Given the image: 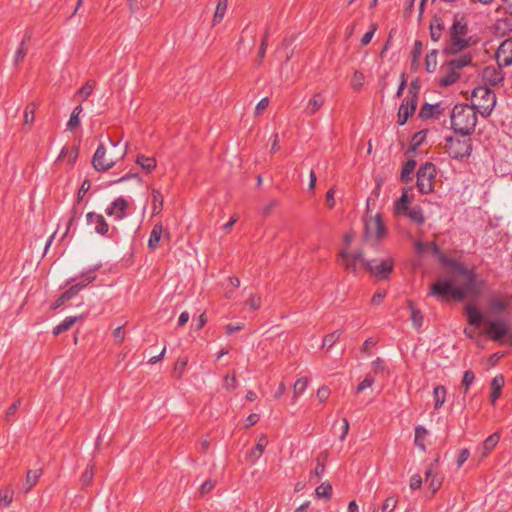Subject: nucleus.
Masks as SVG:
<instances>
[{
  "mask_svg": "<svg viewBox=\"0 0 512 512\" xmlns=\"http://www.w3.org/2000/svg\"><path fill=\"white\" fill-rule=\"evenodd\" d=\"M481 290L482 287H475L467 283L457 286L451 279H443L436 281L432 285L429 295L440 300H449L451 298L463 301L468 294L478 296Z\"/></svg>",
  "mask_w": 512,
  "mask_h": 512,
  "instance_id": "1",
  "label": "nucleus"
},
{
  "mask_svg": "<svg viewBox=\"0 0 512 512\" xmlns=\"http://www.w3.org/2000/svg\"><path fill=\"white\" fill-rule=\"evenodd\" d=\"M107 142L108 146L104 143L98 145L92 158V165L99 172L108 171L126 155L127 145L123 149L116 151L119 142H115L110 137L107 138Z\"/></svg>",
  "mask_w": 512,
  "mask_h": 512,
  "instance_id": "2",
  "label": "nucleus"
},
{
  "mask_svg": "<svg viewBox=\"0 0 512 512\" xmlns=\"http://www.w3.org/2000/svg\"><path fill=\"white\" fill-rule=\"evenodd\" d=\"M469 27L465 16L456 14L449 30V43L444 48L446 54H458L467 49L472 39L468 36Z\"/></svg>",
  "mask_w": 512,
  "mask_h": 512,
  "instance_id": "3",
  "label": "nucleus"
},
{
  "mask_svg": "<svg viewBox=\"0 0 512 512\" xmlns=\"http://www.w3.org/2000/svg\"><path fill=\"white\" fill-rule=\"evenodd\" d=\"M450 122L455 133L467 136L476 127L477 112L468 104H457L450 114Z\"/></svg>",
  "mask_w": 512,
  "mask_h": 512,
  "instance_id": "4",
  "label": "nucleus"
},
{
  "mask_svg": "<svg viewBox=\"0 0 512 512\" xmlns=\"http://www.w3.org/2000/svg\"><path fill=\"white\" fill-rule=\"evenodd\" d=\"M473 105L477 113H480L483 117L490 116L496 105L495 93L487 87H477L472 92Z\"/></svg>",
  "mask_w": 512,
  "mask_h": 512,
  "instance_id": "5",
  "label": "nucleus"
},
{
  "mask_svg": "<svg viewBox=\"0 0 512 512\" xmlns=\"http://www.w3.org/2000/svg\"><path fill=\"white\" fill-rule=\"evenodd\" d=\"M338 260L345 270L355 275L362 268L365 269V263L368 262V260L364 259L361 250L349 252L346 249H342L338 254Z\"/></svg>",
  "mask_w": 512,
  "mask_h": 512,
  "instance_id": "6",
  "label": "nucleus"
},
{
  "mask_svg": "<svg viewBox=\"0 0 512 512\" xmlns=\"http://www.w3.org/2000/svg\"><path fill=\"white\" fill-rule=\"evenodd\" d=\"M446 151L449 156L456 160L469 157L472 152V143L469 138L458 139L448 137L446 139Z\"/></svg>",
  "mask_w": 512,
  "mask_h": 512,
  "instance_id": "7",
  "label": "nucleus"
},
{
  "mask_svg": "<svg viewBox=\"0 0 512 512\" xmlns=\"http://www.w3.org/2000/svg\"><path fill=\"white\" fill-rule=\"evenodd\" d=\"M435 174L436 168L431 162H426L419 167L416 184L421 194H428L433 191Z\"/></svg>",
  "mask_w": 512,
  "mask_h": 512,
  "instance_id": "8",
  "label": "nucleus"
},
{
  "mask_svg": "<svg viewBox=\"0 0 512 512\" xmlns=\"http://www.w3.org/2000/svg\"><path fill=\"white\" fill-rule=\"evenodd\" d=\"M394 268V260L391 257L385 259H372L365 263V269L376 279H387Z\"/></svg>",
  "mask_w": 512,
  "mask_h": 512,
  "instance_id": "9",
  "label": "nucleus"
},
{
  "mask_svg": "<svg viewBox=\"0 0 512 512\" xmlns=\"http://www.w3.org/2000/svg\"><path fill=\"white\" fill-rule=\"evenodd\" d=\"M483 333L493 342L502 343L509 334V325L506 319L498 318L485 323Z\"/></svg>",
  "mask_w": 512,
  "mask_h": 512,
  "instance_id": "10",
  "label": "nucleus"
},
{
  "mask_svg": "<svg viewBox=\"0 0 512 512\" xmlns=\"http://www.w3.org/2000/svg\"><path fill=\"white\" fill-rule=\"evenodd\" d=\"M442 265L450 268L454 273L465 278V283L470 284L475 287H482L483 282H477V276L474 269H468L464 264L459 262L455 258L448 257L444 259Z\"/></svg>",
  "mask_w": 512,
  "mask_h": 512,
  "instance_id": "11",
  "label": "nucleus"
},
{
  "mask_svg": "<svg viewBox=\"0 0 512 512\" xmlns=\"http://www.w3.org/2000/svg\"><path fill=\"white\" fill-rule=\"evenodd\" d=\"M416 85L412 83L411 88L408 91V95L402 101L398 110V124L404 125L410 116H412L417 107V91H415Z\"/></svg>",
  "mask_w": 512,
  "mask_h": 512,
  "instance_id": "12",
  "label": "nucleus"
},
{
  "mask_svg": "<svg viewBox=\"0 0 512 512\" xmlns=\"http://www.w3.org/2000/svg\"><path fill=\"white\" fill-rule=\"evenodd\" d=\"M386 233L387 230L380 214H376L365 221V235L367 238L380 240Z\"/></svg>",
  "mask_w": 512,
  "mask_h": 512,
  "instance_id": "13",
  "label": "nucleus"
},
{
  "mask_svg": "<svg viewBox=\"0 0 512 512\" xmlns=\"http://www.w3.org/2000/svg\"><path fill=\"white\" fill-rule=\"evenodd\" d=\"M495 59L500 67H508L512 64V39L508 38L498 46Z\"/></svg>",
  "mask_w": 512,
  "mask_h": 512,
  "instance_id": "14",
  "label": "nucleus"
},
{
  "mask_svg": "<svg viewBox=\"0 0 512 512\" xmlns=\"http://www.w3.org/2000/svg\"><path fill=\"white\" fill-rule=\"evenodd\" d=\"M502 67L498 66H487L482 70L481 77L482 81L486 85L496 86L504 80V73L501 70Z\"/></svg>",
  "mask_w": 512,
  "mask_h": 512,
  "instance_id": "15",
  "label": "nucleus"
},
{
  "mask_svg": "<svg viewBox=\"0 0 512 512\" xmlns=\"http://www.w3.org/2000/svg\"><path fill=\"white\" fill-rule=\"evenodd\" d=\"M127 208L128 203L126 199L118 197L105 209V213L116 220H122L127 216Z\"/></svg>",
  "mask_w": 512,
  "mask_h": 512,
  "instance_id": "16",
  "label": "nucleus"
},
{
  "mask_svg": "<svg viewBox=\"0 0 512 512\" xmlns=\"http://www.w3.org/2000/svg\"><path fill=\"white\" fill-rule=\"evenodd\" d=\"M86 221L88 225H94V231L101 235L106 236L109 231V225L104 216L95 212H88L86 214Z\"/></svg>",
  "mask_w": 512,
  "mask_h": 512,
  "instance_id": "17",
  "label": "nucleus"
},
{
  "mask_svg": "<svg viewBox=\"0 0 512 512\" xmlns=\"http://www.w3.org/2000/svg\"><path fill=\"white\" fill-rule=\"evenodd\" d=\"M440 73L439 84L444 87L454 84L460 77L459 72L454 70L447 62L441 66Z\"/></svg>",
  "mask_w": 512,
  "mask_h": 512,
  "instance_id": "18",
  "label": "nucleus"
},
{
  "mask_svg": "<svg viewBox=\"0 0 512 512\" xmlns=\"http://www.w3.org/2000/svg\"><path fill=\"white\" fill-rule=\"evenodd\" d=\"M443 113L441 103L429 104L425 103L422 105L419 111V117L422 120H428L432 118H438Z\"/></svg>",
  "mask_w": 512,
  "mask_h": 512,
  "instance_id": "19",
  "label": "nucleus"
},
{
  "mask_svg": "<svg viewBox=\"0 0 512 512\" xmlns=\"http://www.w3.org/2000/svg\"><path fill=\"white\" fill-rule=\"evenodd\" d=\"M465 314H466V317H467V323L474 327V328H479L481 326V324L483 323V314L481 313V311L473 306V305H468L465 307Z\"/></svg>",
  "mask_w": 512,
  "mask_h": 512,
  "instance_id": "20",
  "label": "nucleus"
},
{
  "mask_svg": "<svg viewBox=\"0 0 512 512\" xmlns=\"http://www.w3.org/2000/svg\"><path fill=\"white\" fill-rule=\"evenodd\" d=\"M324 103H325L324 96L321 93H317L313 96V98H311L307 102V104L304 108V113L308 116H312L319 111V109L324 105Z\"/></svg>",
  "mask_w": 512,
  "mask_h": 512,
  "instance_id": "21",
  "label": "nucleus"
},
{
  "mask_svg": "<svg viewBox=\"0 0 512 512\" xmlns=\"http://www.w3.org/2000/svg\"><path fill=\"white\" fill-rule=\"evenodd\" d=\"M30 39H31V31L27 30L23 36V39H22L20 45L18 46V48L15 52V55H14V64L15 65H18L25 58V56L27 54L26 43L28 41H30Z\"/></svg>",
  "mask_w": 512,
  "mask_h": 512,
  "instance_id": "22",
  "label": "nucleus"
},
{
  "mask_svg": "<svg viewBox=\"0 0 512 512\" xmlns=\"http://www.w3.org/2000/svg\"><path fill=\"white\" fill-rule=\"evenodd\" d=\"M425 475L429 488L432 490V493H435L441 487L443 477L438 473H434L432 468L428 469Z\"/></svg>",
  "mask_w": 512,
  "mask_h": 512,
  "instance_id": "23",
  "label": "nucleus"
},
{
  "mask_svg": "<svg viewBox=\"0 0 512 512\" xmlns=\"http://www.w3.org/2000/svg\"><path fill=\"white\" fill-rule=\"evenodd\" d=\"M509 304V301L502 299L496 295L491 296L488 300L489 308L496 313L504 312L508 308Z\"/></svg>",
  "mask_w": 512,
  "mask_h": 512,
  "instance_id": "24",
  "label": "nucleus"
},
{
  "mask_svg": "<svg viewBox=\"0 0 512 512\" xmlns=\"http://www.w3.org/2000/svg\"><path fill=\"white\" fill-rule=\"evenodd\" d=\"M267 444H268L267 437L264 435L261 436L258 443L255 445V447L252 449V451L249 454V459H250L251 463H255L257 460L260 459Z\"/></svg>",
  "mask_w": 512,
  "mask_h": 512,
  "instance_id": "25",
  "label": "nucleus"
},
{
  "mask_svg": "<svg viewBox=\"0 0 512 512\" xmlns=\"http://www.w3.org/2000/svg\"><path fill=\"white\" fill-rule=\"evenodd\" d=\"M99 269V266H94L92 268H89L85 272H83L80 275V281L77 282L75 285L81 286V291L87 287L90 283H92L96 279V271Z\"/></svg>",
  "mask_w": 512,
  "mask_h": 512,
  "instance_id": "26",
  "label": "nucleus"
},
{
  "mask_svg": "<svg viewBox=\"0 0 512 512\" xmlns=\"http://www.w3.org/2000/svg\"><path fill=\"white\" fill-rule=\"evenodd\" d=\"M447 63L454 70L459 72V70H461L462 68H464L472 63V56L470 54H463L457 58H453V59L447 61Z\"/></svg>",
  "mask_w": 512,
  "mask_h": 512,
  "instance_id": "27",
  "label": "nucleus"
},
{
  "mask_svg": "<svg viewBox=\"0 0 512 512\" xmlns=\"http://www.w3.org/2000/svg\"><path fill=\"white\" fill-rule=\"evenodd\" d=\"M447 390L443 385H437L433 390L434 408L438 410L446 401Z\"/></svg>",
  "mask_w": 512,
  "mask_h": 512,
  "instance_id": "28",
  "label": "nucleus"
},
{
  "mask_svg": "<svg viewBox=\"0 0 512 512\" xmlns=\"http://www.w3.org/2000/svg\"><path fill=\"white\" fill-rule=\"evenodd\" d=\"M427 436L428 430L425 427L421 425L415 427L414 443L422 451L426 450L425 440Z\"/></svg>",
  "mask_w": 512,
  "mask_h": 512,
  "instance_id": "29",
  "label": "nucleus"
},
{
  "mask_svg": "<svg viewBox=\"0 0 512 512\" xmlns=\"http://www.w3.org/2000/svg\"><path fill=\"white\" fill-rule=\"evenodd\" d=\"M162 232H163V227L161 224L154 225L152 231L150 232V236H149V240H148V247L150 249L155 250L158 247L159 242L161 240Z\"/></svg>",
  "mask_w": 512,
  "mask_h": 512,
  "instance_id": "30",
  "label": "nucleus"
},
{
  "mask_svg": "<svg viewBox=\"0 0 512 512\" xmlns=\"http://www.w3.org/2000/svg\"><path fill=\"white\" fill-rule=\"evenodd\" d=\"M308 387V378L302 377L299 378L293 387V397H292V403L295 404L298 400V398L304 394Z\"/></svg>",
  "mask_w": 512,
  "mask_h": 512,
  "instance_id": "31",
  "label": "nucleus"
},
{
  "mask_svg": "<svg viewBox=\"0 0 512 512\" xmlns=\"http://www.w3.org/2000/svg\"><path fill=\"white\" fill-rule=\"evenodd\" d=\"M505 383L503 375H497L493 378L491 386H492V393H491V401L494 403L501 394V389L503 388Z\"/></svg>",
  "mask_w": 512,
  "mask_h": 512,
  "instance_id": "32",
  "label": "nucleus"
},
{
  "mask_svg": "<svg viewBox=\"0 0 512 512\" xmlns=\"http://www.w3.org/2000/svg\"><path fill=\"white\" fill-rule=\"evenodd\" d=\"M78 320V317L68 316L53 329V335L58 336L61 333L69 330Z\"/></svg>",
  "mask_w": 512,
  "mask_h": 512,
  "instance_id": "33",
  "label": "nucleus"
},
{
  "mask_svg": "<svg viewBox=\"0 0 512 512\" xmlns=\"http://www.w3.org/2000/svg\"><path fill=\"white\" fill-rule=\"evenodd\" d=\"M227 5H228V0H218L216 10H215V13L213 16V20H212L213 26H216L223 20L226 10H227Z\"/></svg>",
  "mask_w": 512,
  "mask_h": 512,
  "instance_id": "34",
  "label": "nucleus"
},
{
  "mask_svg": "<svg viewBox=\"0 0 512 512\" xmlns=\"http://www.w3.org/2000/svg\"><path fill=\"white\" fill-rule=\"evenodd\" d=\"M409 219L415 222L417 225H422L425 222V217L423 214V210L420 206L411 207L406 213Z\"/></svg>",
  "mask_w": 512,
  "mask_h": 512,
  "instance_id": "35",
  "label": "nucleus"
},
{
  "mask_svg": "<svg viewBox=\"0 0 512 512\" xmlns=\"http://www.w3.org/2000/svg\"><path fill=\"white\" fill-rule=\"evenodd\" d=\"M136 163L141 166L146 172H151L156 168L157 162L154 157H146L144 155H138Z\"/></svg>",
  "mask_w": 512,
  "mask_h": 512,
  "instance_id": "36",
  "label": "nucleus"
},
{
  "mask_svg": "<svg viewBox=\"0 0 512 512\" xmlns=\"http://www.w3.org/2000/svg\"><path fill=\"white\" fill-rule=\"evenodd\" d=\"M499 440H500L499 432H495V433L491 434L490 436H488L483 442V450H484L483 455L484 456L488 455L498 444Z\"/></svg>",
  "mask_w": 512,
  "mask_h": 512,
  "instance_id": "37",
  "label": "nucleus"
},
{
  "mask_svg": "<svg viewBox=\"0 0 512 512\" xmlns=\"http://www.w3.org/2000/svg\"><path fill=\"white\" fill-rule=\"evenodd\" d=\"M438 50H431L425 57V69L428 73H433L437 67Z\"/></svg>",
  "mask_w": 512,
  "mask_h": 512,
  "instance_id": "38",
  "label": "nucleus"
},
{
  "mask_svg": "<svg viewBox=\"0 0 512 512\" xmlns=\"http://www.w3.org/2000/svg\"><path fill=\"white\" fill-rule=\"evenodd\" d=\"M409 203V198L407 194V190H403L401 197L397 200L395 204V212L396 214H405L410 208L407 206Z\"/></svg>",
  "mask_w": 512,
  "mask_h": 512,
  "instance_id": "39",
  "label": "nucleus"
},
{
  "mask_svg": "<svg viewBox=\"0 0 512 512\" xmlns=\"http://www.w3.org/2000/svg\"><path fill=\"white\" fill-rule=\"evenodd\" d=\"M409 308L411 310V321L415 329L419 330L423 325V315L420 310L413 306L412 302H409Z\"/></svg>",
  "mask_w": 512,
  "mask_h": 512,
  "instance_id": "40",
  "label": "nucleus"
},
{
  "mask_svg": "<svg viewBox=\"0 0 512 512\" xmlns=\"http://www.w3.org/2000/svg\"><path fill=\"white\" fill-rule=\"evenodd\" d=\"M342 333H343L342 330H336V331H333V332L327 334L322 341V346L330 349L332 346H334L338 342Z\"/></svg>",
  "mask_w": 512,
  "mask_h": 512,
  "instance_id": "41",
  "label": "nucleus"
},
{
  "mask_svg": "<svg viewBox=\"0 0 512 512\" xmlns=\"http://www.w3.org/2000/svg\"><path fill=\"white\" fill-rule=\"evenodd\" d=\"M416 167V162L413 159H410L405 162L401 171V180L408 181L411 179V175L413 174Z\"/></svg>",
  "mask_w": 512,
  "mask_h": 512,
  "instance_id": "42",
  "label": "nucleus"
},
{
  "mask_svg": "<svg viewBox=\"0 0 512 512\" xmlns=\"http://www.w3.org/2000/svg\"><path fill=\"white\" fill-rule=\"evenodd\" d=\"M41 475V470H30L27 473L26 481L24 484L25 491H29L38 481L39 477Z\"/></svg>",
  "mask_w": 512,
  "mask_h": 512,
  "instance_id": "43",
  "label": "nucleus"
},
{
  "mask_svg": "<svg viewBox=\"0 0 512 512\" xmlns=\"http://www.w3.org/2000/svg\"><path fill=\"white\" fill-rule=\"evenodd\" d=\"M422 42L420 40H416L413 45V49L411 52V65L416 66L419 62V59L422 54Z\"/></svg>",
  "mask_w": 512,
  "mask_h": 512,
  "instance_id": "44",
  "label": "nucleus"
},
{
  "mask_svg": "<svg viewBox=\"0 0 512 512\" xmlns=\"http://www.w3.org/2000/svg\"><path fill=\"white\" fill-rule=\"evenodd\" d=\"M316 496L319 498H330L332 494V486L330 483H322L315 489Z\"/></svg>",
  "mask_w": 512,
  "mask_h": 512,
  "instance_id": "45",
  "label": "nucleus"
},
{
  "mask_svg": "<svg viewBox=\"0 0 512 512\" xmlns=\"http://www.w3.org/2000/svg\"><path fill=\"white\" fill-rule=\"evenodd\" d=\"M398 499L395 496L387 497L382 504V512H394L397 507Z\"/></svg>",
  "mask_w": 512,
  "mask_h": 512,
  "instance_id": "46",
  "label": "nucleus"
},
{
  "mask_svg": "<svg viewBox=\"0 0 512 512\" xmlns=\"http://www.w3.org/2000/svg\"><path fill=\"white\" fill-rule=\"evenodd\" d=\"M13 499V490L11 488H4L0 490V503L8 507Z\"/></svg>",
  "mask_w": 512,
  "mask_h": 512,
  "instance_id": "47",
  "label": "nucleus"
},
{
  "mask_svg": "<svg viewBox=\"0 0 512 512\" xmlns=\"http://www.w3.org/2000/svg\"><path fill=\"white\" fill-rule=\"evenodd\" d=\"M444 30V25L440 22L437 24H431L430 25V35L431 39L435 42L439 41V39L442 36V31Z\"/></svg>",
  "mask_w": 512,
  "mask_h": 512,
  "instance_id": "48",
  "label": "nucleus"
},
{
  "mask_svg": "<svg viewBox=\"0 0 512 512\" xmlns=\"http://www.w3.org/2000/svg\"><path fill=\"white\" fill-rule=\"evenodd\" d=\"M374 382V377L371 374H367L365 378L357 386L355 393L359 394L363 392L365 389L370 388L374 384Z\"/></svg>",
  "mask_w": 512,
  "mask_h": 512,
  "instance_id": "49",
  "label": "nucleus"
},
{
  "mask_svg": "<svg viewBox=\"0 0 512 512\" xmlns=\"http://www.w3.org/2000/svg\"><path fill=\"white\" fill-rule=\"evenodd\" d=\"M80 291H81L80 285H72L69 289H67L65 292H63L61 294L62 300H66V302H67V301L73 299L74 297H76Z\"/></svg>",
  "mask_w": 512,
  "mask_h": 512,
  "instance_id": "50",
  "label": "nucleus"
},
{
  "mask_svg": "<svg viewBox=\"0 0 512 512\" xmlns=\"http://www.w3.org/2000/svg\"><path fill=\"white\" fill-rule=\"evenodd\" d=\"M81 214V212L78 211V203L74 204L69 212V219L67 221V227L65 231V235L69 232L71 226L73 225L74 221L78 218V216Z\"/></svg>",
  "mask_w": 512,
  "mask_h": 512,
  "instance_id": "51",
  "label": "nucleus"
},
{
  "mask_svg": "<svg viewBox=\"0 0 512 512\" xmlns=\"http://www.w3.org/2000/svg\"><path fill=\"white\" fill-rule=\"evenodd\" d=\"M152 198H153V204H154V211L161 210L164 203V198L161 192L157 189L152 190Z\"/></svg>",
  "mask_w": 512,
  "mask_h": 512,
  "instance_id": "52",
  "label": "nucleus"
},
{
  "mask_svg": "<svg viewBox=\"0 0 512 512\" xmlns=\"http://www.w3.org/2000/svg\"><path fill=\"white\" fill-rule=\"evenodd\" d=\"M364 83V74L360 71H355L351 79V86L355 90H359Z\"/></svg>",
  "mask_w": 512,
  "mask_h": 512,
  "instance_id": "53",
  "label": "nucleus"
},
{
  "mask_svg": "<svg viewBox=\"0 0 512 512\" xmlns=\"http://www.w3.org/2000/svg\"><path fill=\"white\" fill-rule=\"evenodd\" d=\"M376 30H377V24L372 23L369 27V30L362 36V38L360 40V42L363 46H366L371 42Z\"/></svg>",
  "mask_w": 512,
  "mask_h": 512,
  "instance_id": "54",
  "label": "nucleus"
},
{
  "mask_svg": "<svg viewBox=\"0 0 512 512\" xmlns=\"http://www.w3.org/2000/svg\"><path fill=\"white\" fill-rule=\"evenodd\" d=\"M249 306L250 310L255 311L261 306V297L258 295H251L245 302Z\"/></svg>",
  "mask_w": 512,
  "mask_h": 512,
  "instance_id": "55",
  "label": "nucleus"
},
{
  "mask_svg": "<svg viewBox=\"0 0 512 512\" xmlns=\"http://www.w3.org/2000/svg\"><path fill=\"white\" fill-rule=\"evenodd\" d=\"M93 476H94V470H93V465H89L86 467L85 471L83 472L82 476H81V482L82 484L85 486V485H89L90 482L92 481L93 479Z\"/></svg>",
  "mask_w": 512,
  "mask_h": 512,
  "instance_id": "56",
  "label": "nucleus"
},
{
  "mask_svg": "<svg viewBox=\"0 0 512 512\" xmlns=\"http://www.w3.org/2000/svg\"><path fill=\"white\" fill-rule=\"evenodd\" d=\"M90 187H91L90 180L85 179L82 182V184H81V186H80V188L78 190V193H77V203H79L83 199L84 195L89 191Z\"/></svg>",
  "mask_w": 512,
  "mask_h": 512,
  "instance_id": "57",
  "label": "nucleus"
},
{
  "mask_svg": "<svg viewBox=\"0 0 512 512\" xmlns=\"http://www.w3.org/2000/svg\"><path fill=\"white\" fill-rule=\"evenodd\" d=\"M35 119V105H28L24 111V120L25 123H33Z\"/></svg>",
  "mask_w": 512,
  "mask_h": 512,
  "instance_id": "58",
  "label": "nucleus"
},
{
  "mask_svg": "<svg viewBox=\"0 0 512 512\" xmlns=\"http://www.w3.org/2000/svg\"><path fill=\"white\" fill-rule=\"evenodd\" d=\"M268 37H269V30H266V32L264 34V37H263V40H262L261 45H260L259 52H258L259 63L262 62V60H263V58L265 56L266 48H267V43H268Z\"/></svg>",
  "mask_w": 512,
  "mask_h": 512,
  "instance_id": "59",
  "label": "nucleus"
},
{
  "mask_svg": "<svg viewBox=\"0 0 512 512\" xmlns=\"http://www.w3.org/2000/svg\"><path fill=\"white\" fill-rule=\"evenodd\" d=\"M377 344V340L372 338V337H369L368 339L365 340V342L363 343L362 347H361V352L367 356H371V352L369 351V347L370 346H375Z\"/></svg>",
  "mask_w": 512,
  "mask_h": 512,
  "instance_id": "60",
  "label": "nucleus"
},
{
  "mask_svg": "<svg viewBox=\"0 0 512 512\" xmlns=\"http://www.w3.org/2000/svg\"><path fill=\"white\" fill-rule=\"evenodd\" d=\"M324 472H325L324 464L321 463L320 461H318L315 469L313 471H311L310 478L316 477L317 479H320L324 475Z\"/></svg>",
  "mask_w": 512,
  "mask_h": 512,
  "instance_id": "61",
  "label": "nucleus"
},
{
  "mask_svg": "<svg viewBox=\"0 0 512 512\" xmlns=\"http://www.w3.org/2000/svg\"><path fill=\"white\" fill-rule=\"evenodd\" d=\"M498 10L512 16V0H502V4L499 6Z\"/></svg>",
  "mask_w": 512,
  "mask_h": 512,
  "instance_id": "62",
  "label": "nucleus"
},
{
  "mask_svg": "<svg viewBox=\"0 0 512 512\" xmlns=\"http://www.w3.org/2000/svg\"><path fill=\"white\" fill-rule=\"evenodd\" d=\"M469 456H470V452L468 449H461L459 451L458 457H457V466L461 467L466 462V460L469 458Z\"/></svg>",
  "mask_w": 512,
  "mask_h": 512,
  "instance_id": "63",
  "label": "nucleus"
},
{
  "mask_svg": "<svg viewBox=\"0 0 512 512\" xmlns=\"http://www.w3.org/2000/svg\"><path fill=\"white\" fill-rule=\"evenodd\" d=\"M474 379L475 374L472 371L467 370L464 372L462 383L466 388H468L473 383Z\"/></svg>",
  "mask_w": 512,
  "mask_h": 512,
  "instance_id": "64",
  "label": "nucleus"
}]
</instances>
